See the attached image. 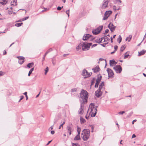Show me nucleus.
<instances>
[{
  "label": "nucleus",
  "instance_id": "nucleus-15",
  "mask_svg": "<svg viewBox=\"0 0 146 146\" xmlns=\"http://www.w3.org/2000/svg\"><path fill=\"white\" fill-rule=\"evenodd\" d=\"M108 1H105L102 4V8L105 9L108 6Z\"/></svg>",
  "mask_w": 146,
  "mask_h": 146
},
{
  "label": "nucleus",
  "instance_id": "nucleus-20",
  "mask_svg": "<svg viewBox=\"0 0 146 146\" xmlns=\"http://www.w3.org/2000/svg\"><path fill=\"white\" fill-rule=\"evenodd\" d=\"M17 3L16 0H14L11 2V6H16L17 5Z\"/></svg>",
  "mask_w": 146,
  "mask_h": 146
},
{
  "label": "nucleus",
  "instance_id": "nucleus-18",
  "mask_svg": "<svg viewBox=\"0 0 146 146\" xmlns=\"http://www.w3.org/2000/svg\"><path fill=\"white\" fill-rule=\"evenodd\" d=\"M82 50H87L90 48V46H82Z\"/></svg>",
  "mask_w": 146,
  "mask_h": 146
},
{
  "label": "nucleus",
  "instance_id": "nucleus-49",
  "mask_svg": "<svg viewBox=\"0 0 146 146\" xmlns=\"http://www.w3.org/2000/svg\"><path fill=\"white\" fill-rule=\"evenodd\" d=\"M125 112L124 111H122L121 112H119L118 113L119 114H123L124 113H125Z\"/></svg>",
  "mask_w": 146,
  "mask_h": 146
},
{
  "label": "nucleus",
  "instance_id": "nucleus-7",
  "mask_svg": "<svg viewBox=\"0 0 146 146\" xmlns=\"http://www.w3.org/2000/svg\"><path fill=\"white\" fill-rule=\"evenodd\" d=\"M92 36L89 34H85L84 35L83 37V40H87L89 39H90L91 40H92ZM94 38H93L94 39Z\"/></svg>",
  "mask_w": 146,
  "mask_h": 146
},
{
  "label": "nucleus",
  "instance_id": "nucleus-53",
  "mask_svg": "<svg viewBox=\"0 0 146 146\" xmlns=\"http://www.w3.org/2000/svg\"><path fill=\"white\" fill-rule=\"evenodd\" d=\"M107 43H108V42H107V43H103V44H101L100 45H101V46H105V45H106V44Z\"/></svg>",
  "mask_w": 146,
  "mask_h": 146
},
{
  "label": "nucleus",
  "instance_id": "nucleus-52",
  "mask_svg": "<svg viewBox=\"0 0 146 146\" xmlns=\"http://www.w3.org/2000/svg\"><path fill=\"white\" fill-rule=\"evenodd\" d=\"M94 80H93L91 82V86L92 85H93L94 83Z\"/></svg>",
  "mask_w": 146,
  "mask_h": 146
},
{
  "label": "nucleus",
  "instance_id": "nucleus-38",
  "mask_svg": "<svg viewBox=\"0 0 146 146\" xmlns=\"http://www.w3.org/2000/svg\"><path fill=\"white\" fill-rule=\"evenodd\" d=\"M48 68L47 67L46 68L45 70V75L47 73L48 71Z\"/></svg>",
  "mask_w": 146,
  "mask_h": 146
},
{
  "label": "nucleus",
  "instance_id": "nucleus-2",
  "mask_svg": "<svg viewBox=\"0 0 146 146\" xmlns=\"http://www.w3.org/2000/svg\"><path fill=\"white\" fill-rule=\"evenodd\" d=\"M90 131L88 129H84L81 133V137L84 141H86L89 138Z\"/></svg>",
  "mask_w": 146,
  "mask_h": 146
},
{
  "label": "nucleus",
  "instance_id": "nucleus-34",
  "mask_svg": "<svg viewBox=\"0 0 146 146\" xmlns=\"http://www.w3.org/2000/svg\"><path fill=\"white\" fill-rule=\"evenodd\" d=\"M34 69V68H32L29 71V72L28 74V76H30L31 74L32 73V72L33 71Z\"/></svg>",
  "mask_w": 146,
  "mask_h": 146
},
{
  "label": "nucleus",
  "instance_id": "nucleus-11",
  "mask_svg": "<svg viewBox=\"0 0 146 146\" xmlns=\"http://www.w3.org/2000/svg\"><path fill=\"white\" fill-rule=\"evenodd\" d=\"M108 27L111 32H113L115 30L116 27H115L111 23H110L108 26Z\"/></svg>",
  "mask_w": 146,
  "mask_h": 146
},
{
  "label": "nucleus",
  "instance_id": "nucleus-30",
  "mask_svg": "<svg viewBox=\"0 0 146 146\" xmlns=\"http://www.w3.org/2000/svg\"><path fill=\"white\" fill-rule=\"evenodd\" d=\"M121 40H122V38H121V36L120 35H119L118 38L117 39V41L119 42V43H120L121 42Z\"/></svg>",
  "mask_w": 146,
  "mask_h": 146
},
{
  "label": "nucleus",
  "instance_id": "nucleus-62",
  "mask_svg": "<svg viewBox=\"0 0 146 146\" xmlns=\"http://www.w3.org/2000/svg\"><path fill=\"white\" fill-rule=\"evenodd\" d=\"M68 55V54H64V57H65V56H67Z\"/></svg>",
  "mask_w": 146,
  "mask_h": 146
},
{
  "label": "nucleus",
  "instance_id": "nucleus-6",
  "mask_svg": "<svg viewBox=\"0 0 146 146\" xmlns=\"http://www.w3.org/2000/svg\"><path fill=\"white\" fill-rule=\"evenodd\" d=\"M113 69L117 73H120L122 70V68L120 65L115 66L114 67Z\"/></svg>",
  "mask_w": 146,
  "mask_h": 146
},
{
  "label": "nucleus",
  "instance_id": "nucleus-24",
  "mask_svg": "<svg viewBox=\"0 0 146 146\" xmlns=\"http://www.w3.org/2000/svg\"><path fill=\"white\" fill-rule=\"evenodd\" d=\"M146 52V51L143 50V51H141L140 52H139L138 56H140L142 55H143L145 53V52Z\"/></svg>",
  "mask_w": 146,
  "mask_h": 146
},
{
  "label": "nucleus",
  "instance_id": "nucleus-39",
  "mask_svg": "<svg viewBox=\"0 0 146 146\" xmlns=\"http://www.w3.org/2000/svg\"><path fill=\"white\" fill-rule=\"evenodd\" d=\"M99 83V82H98L97 81H96V83L95 85V87H98Z\"/></svg>",
  "mask_w": 146,
  "mask_h": 146
},
{
  "label": "nucleus",
  "instance_id": "nucleus-10",
  "mask_svg": "<svg viewBox=\"0 0 146 146\" xmlns=\"http://www.w3.org/2000/svg\"><path fill=\"white\" fill-rule=\"evenodd\" d=\"M91 73H89L86 70H84L83 71L82 75L86 78L89 77L91 76Z\"/></svg>",
  "mask_w": 146,
  "mask_h": 146
},
{
  "label": "nucleus",
  "instance_id": "nucleus-55",
  "mask_svg": "<svg viewBox=\"0 0 146 146\" xmlns=\"http://www.w3.org/2000/svg\"><path fill=\"white\" fill-rule=\"evenodd\" d=\"M136 137V135L135 134H133L132 137V138H135Z\"/></svg>",
  "mask_w": 146,
  "mask_h": 146
},
{
  "label": "nucleus",
  "instance_id": "nucleus-29",
  "mask_svg": "<svg viewBox=\"0 0 146 146\" xmlns=\"http://www.w3.org/2000/svg\"><path fill=\"white\" fill-rule=\"evenodd\" d=\"M84 113V110L82 108H81L79 110V113L81 115L82 114Z\"/></svg>",
  "mask_w": 146,
  "mask_h": 146
},
{
  "label": "nucleus",
  "instance_id": "nucleus-26",
  "mask_svg": "<svg viewBox=\"0 0 146 146\" xmlns=\"http://www.w3.org/2000/svg\"><path fill=\"white\" fill-rule=\"evenodd\" d=\"M132 36L131 35H129L128 36L126 37L125 39L126 40H127L129 42L131 40L132 38Z\"/></svg>",
  "mask_w": 146,
  "mask_h": 146
},
{
  "label": "nucleus",
  "instance_id": "nucleus-41",
  "mask_svg": "<svg viewBox=\"0 0 146 146\" xmlns=\"http://www.w3.org/2000/svg\"><path fill=\"white\" fill-rule=\"evenodd\" d=\"M29 17H26L24 18H23L22 19V21H24L25 20L27 19H28L29 18Z\"/></svg>",
  "mask_w": 146,
  "mask_h": 146
},
{
  "label": "nucleus",
  "instance_id": "nucleus-33",
  "mask_svg": "<svg viewBox=\"0 0 146 146\" xmlns=\"http://www.w3.org/2000/svg\"><path fill=\"white\" fill-rule=\"evenodd\" d=\"M80 120L81 123H84L86 122V121L85 120V119H84V118H82V117H80Z\"/></svg>",
  "mask_w": 146,
  "mask_h": 146
},
{
  "label": "nucleus",
  "instance_id": "nucleus-1",
  "mask_svg": "<svg viewBox=\"0 0 146 146\" xmlns=\"http://www.w3.org/2000/svg\"><path fill=\"white\" fill-rule=\"evenodd\" d=\"M97 107V106L95 107L94 103H91L89 105L88 113L91 117H94L96 114Z\"/></svg>",
  "mask_w": 146,
  "mask_h": 146
},
{
  "label": "nucleus",
  "instance_id": "nucleus-56",
  "mask_svg": "<svg viewBox=\"0 0 146 146\" xmlns=\"http://www.w3.org/2000/svg\"><path fill=\"white\" fill-rule=\"evenodd\" d=\"M85 117L86 119H89V116H87V115L85 116Z\"/></svg>",
  "mask_w": 146,
  "mask_h": 146
},
{
  "label": "nucleus",
  "instance_id": "nucleus-54",
  "mask_svg": "<svg viewBox=\"0 0 146 146\" xmlns=\"http://www.w3.org/2000/svg\"><path fill=\"white\" fill-rule=\"evenodd\" d=\"M51 133L52 134V135H53L54 134V131H51Z\"/></svg>",
  "mask_w": 146,
  "mask_h": 146
},
{
  "label": "nucleus",
  "instance_id": "nucleus-28",
  "mask_svg": "<svg viewBox=\"0 0 146 146\" xmlns=\"http://www.w3.org/2000/svg\"><path fill=\"white\" fill-rule=\"evenodd\" d=\"M13 8L12 7L10 8V10L8 11V13L9 15H10L13 13V11L12 10Z\"/></svg>",
  "mask_w": 146,
  "mask_h": 146
},
{
  "label": "nucleus",
  "instance_id": "nucleus-50",
  "mask_svg": "<svg viewBox=\"0 0 146 146\" xmlns=\"http://www.w3.org/2000/svg\"><path fill=\"white\" fill-rule=\"evenodd\" d=\"M20 97H21V98L20 99L19 101V102H20L22 100L24 96H21Z\"/></svg>",
  "mask_w": 146,
  "mask_h": 146
},
{
  "label": "nucleus",
  "instance_id": "nucleus-43",
  "mask_svg": "<svg viewBox=\"0 0 146 146\" xmlns=\"http://www.w3.org/2000/svg\"><path fill=\"white\" fill-rule=\"evenodd\" d=\"M76 88H74L71 90V92H76Z\"/></svg>",
  "mask_w": 146,
  "mask_h": 146
},
{
  "label": "nucleus",
  "instance_id": "nucleus-63",
  "mask_svg": "<svg viewBox=\"0 0 146 146\" xmlns=\"http://www.w3.org/2000/svg\"><path fill=\"white\" fill-rule=\"evenodd\" d=\"M47 54V52H46L44 55V57L45 56H46V54Z\"/></svg>",
  "mask_w": 146,
  "mask_h": 146
},
{
  "label": "nucleus",
  "instance_id": "nucleus-35",
  "mask_svg": "<svg viewBox=\"0 0 146 146\" xmlns=\"http://www.w3.org/2000/svg\"><path fill=\"white\" fill-rule=\"evenodd\" d=\"M125 48V47H124V46H121L120 49V52H123Z\"/></svg>",
  "mask_w": 146,
  "mask_h": 146
},
{
  "label": "nucleus",
  "instance_id": "nucleus-14",
  "mask_svg": "<svg viewBox=\"0 0 146 146\" xmlns=\"http://www.w3.org/2000/svg\"><path fill=\"white\" fill-rule=\"evenodd\" d=\"M102 94V92L101 90H98L95 92L96 96L98 97H100Z\"/></svg>",
  "mask_w": 146,
  "mask_h": 146
},
{
  "label": "nucleus",
  "instance_id": "nucleus-9",
  "mask_svg": "<svg viewBox=\"0 0 146 146\" xmlns=\"http://www.w3.org/2000/svg\"><path fill=\"white\" fill-rule=\"evenodd\" d=\"M107 71L108 73L109 77L112 78L114 76V74L112 70L109 68H108L107 70Z\"/></svg>",
  "mask_w": 146,
  "mask_h": 146
},
{
  "label": "nucleus",
  "instance_id": "nucleus-37",
  "mask_svg": "<svg viewBox=\"0 0 146 146\" xmlns=\"http://www.w3.org/2000/svg\"><path fill=\"white\" fill-rule=\"evenodd\" d=\"M70 10H67L66 11V13L68 15V17L69 16Z\"/></svg>",
  "mask_w": 146,
  "mask_h": 146
},
{
  "label": "nucleus",
  "instance_id": "nucleus-61",
  "mask_svg": "<svg viewBox=\"0 0 146 146\" xmlns=\"http://www.w3.org/2000/svg\"><path fill=\"white\" fill-rule=\"evenodd\" d=\"M51 141H50L48 142V143L46 144L47 145H48Z\"/></svg>",
  "mask_w": 146,
  "mask_h": 146
},
{
  "label": "nucleus",
  "instance_id": "nucleus-31",
  "mask_svg": "<svg viewBox=\"0 0 146 146\" xmlns=\"http://www.w3.org/2000/svg\"><path fill=\"white\" fill-rule=\"evenodd\" d=\"M81 129L79 127H78L77 129V131L78 132V134H80Z\"/></svg>",
  "mask_w": 146,
  "mask_h": 146
},
{
  "label": "nucleus",
  "instance_id": "nucleus-16",
  "mask_svg": "<svg viewBox=\"0 0 146 146\" xmlns=\"http://www.w3.org/2000/svg\"><path fill=\"white\" fill-rule=\"evenodd\" d=\"M117 46H112L111 50H113L114 49V50L113 51L111 52V54H113L117 50Z\"/></svg>",
  "mask_w": 146,
  "mask_h": 146
},
{
  "label": "nucleus",
  "instance_id": "nucleus-3",
  "mask_svg": "<svg viewBox=\"0 0 146 146\" xmlns=\"http://www.w3.org/2000/svg\"><path fill=\"white\" fill-rule=\"evenodd\" d=\"M80 96L84 103L87 102L88 95V93L86 91L82 90L80 94Z\"/></svg>",
  "mask_w": 146,
  "mask_h": 146
},
{
  "label": "nucleus",
  "instance_id": "nucleus-12",
  "mask_svg": "<svg viewBox=\"0 0 146 146\" xmlns=\"http://www.w3.org/2000/svg\"><path fill=\"white\" fill-rule=\"evenodd\" d=\"M92 43L91 42H88L86 41L84 42H80L78 46H92Z\"/></svg>",
  "mask_w": 146,
  "mask_h": 146
},
{
  "label": "nucleus",
  "instance_id": "nucleus-17",
  "mask_svg": "<svg viewBox=\"0 0 146 146\" xmlns=\"http://www.w3.org/2000/svg\"><path fill=\"white\" fill-rule=\"evenodd\" d=\"M92 70L95 73H97L99 72L100 70L98 66H96V67L94 68H93Z\"/></svg>",
  "mask_w": 146,
  "mask_h": 146
},
{
  "label": "nucleus",
  "instance_id": "nucleus-47",
  "mask_svg": "<svg viewBox=\"0 0 146 146\" xmlns=\"http://www.w3.org/2000/svg\"><path fill=\"white\" fill-rule=\"evenodd\" d=\"M109 31V30L108 29H107L106 30L105 33H104V34H106L108 33Z\"/></svg>",
  "mask_w": 146,
  "mask_h": 146
},
{
  "label": "nucleus",
  "instance_id": "nucleus-8",
  "mask_svg": "<svg viewBox=\"0 0 146 146\" xmlns=\"http://www.w3.org/2000/svg\"><path fill=\"white\" fill-rule=\"evenodd\" d=\"M104 40V41H105L107 40H109L110 39L109 38L107 37V36H105L101 38H100L99 40L98 39L96 40V42L98 43H100V42Z\"/></svg>",
  "mask_w": 146,
  "mask_h": 146
},
{
  "label": "nucleus",
  "instance_id": "nucleus-42",
  "mask_svg": "<svg viewBox=\"0 0 146 146\" xmlns=\"http://www.w3.org/2000/svg\"><path fill=\"white\" fill-rule=\"evenodd\" d=\"M82 46H77L76 48V49L77 50H78L80 49H81Z\"/></svg>",
  "mask_w": 146,
  "mask_h": 146
},
{
  "label": "nucleus",
  "instance_id": "nucleus-27",
  "mask_svg": "<svg viewBox=\"0 0 146 146\" xmlns=\"http://www.w3.org/2000/svg\"><path fill=\"white\" fill-rule=\"evenodd\" d=\"M104 86V82H102L101 84L99 86V89L100 90H101V89L103 88V86Z\"/></svg>",
  "mask_w": 146,
  "mask_h": 146
},
{
  "label": "nucleus",
  "instance_id": "nucleus-60",
  "mask_svg": "<svg viewBox=\"0 0 146 146\" xmlns=\"http://www.w3.org/2000/svg\"><path fill=\"white\" fill-rule=\"evenodd\" d=\"M73 146H78V145H77L76 144L73 143Z\"/></svg>",
  "mask_w": 146,
  "mask_h": 146
},
{
  "label": "nucleus",
  "instance_id": "nucleus-64",
  "mask_svg": "<svg viewBox=\"0 0 146 146\" xmlns=\"http://www.w3.org/2000/svg\"><path fill=\"white\" fill-rule=\"evenodd\" d=\"M66 0H62V1H63L64 3H65L66 2Z\"/></svg>",
  "mask_w": 146,
  "mask_h": 146
},
{
  "label": "nucleus",
  "instance_id": "nucleus-48",
  "mask_svg": "<svg viewBox=\"0 0 146 146\" xmlns=\"http://www.w3.org/2000/svg\"><path fill=\"white\" fill-rule=\"evenodd\" d=\"M4 73L2 71H0V76L4 74Z\"/></svg>",
  "mask_w": 146,
  "mask_h": 146
},
{
  "label": "nucleus",
  "instance_id": "nucleus-45",
  "mask_svg": "<svg viewBox=\"0 0 146 146\" xmlns=\"http://www.w3.org/2000/svg\"><path fill=\"white\" fill-rule=\"evenodd\" d=\"M113 9L114 10H118L119 9H116V6H114L113 7Z\"/></svg>",
  "mask_w": 146,
  "mask_h": 146
},
{
  "label": "nucleus",
  "instance_id": "nucleus-4",
  "mask_svg": "<svg viewBox=\"0 0 146 146\" xmlns=\"http://www.w3.org/2000/svg\"><path fill=\"white\" fill-rule=\"evenodd\" d=\"M102 26H100L95 29L93 30L92 32L94 34L97 35L100 33L102 29Z\"/></svg>",
  "mask_w": 146,
  "mask_h": 146
},
{
  "label": "nucleus",
  "instance_id": "nucleus-25",
  "mask_svg": "<svg viewBox=\"0 0 146 146\" xmlns=\"http://www.w3.org/2000/svg\"><path fill=\"white\" fill-rule=\"evenodd\" d=\"M34 63L33 62H32L28 64L27 65V66L29 68H30L32 67L34 65Z\"/></svg>",
  "mask_w": 146,
  "mask_h": 146
},
{
  "label": "nucleus",
  "instance_id": "nucleus-46",
  "mask_svg": "<svg viewBox=\"0 0 146 146\" xmlns=\"http://www.w3.org/2000/svg\"><path fill=\"white\" fill-rule=\"evenodd\" d=\"M129 56V54H127V53H125V56H124V58H127Z\"/></svg>",
  "mask_w": 146,
  "mask_h": 146
},
{
  "label": "nucleus",
  "instance_id": "nucleus-21",
  "mask_svg": "<svg viewBox=\"0 0 146 146\" xmlns=\"http://www.w3.org/2000/svg\"><path fill=\"white\" fill-rule=\"evenodd\" d=\"M112 13V12L111 11H106L105 13V15H106L108 16L109 17L110 15L111 14V13Z\"/></svg>",
  "mask_w": 146,
  "mask_h": 146
},
{
  "label": "nucleus",
  "instance_id": "nucleus-51",
  "mask_svg": "<svg viewBox=\"0 0 146 146\" xmlns=\"http://www.w3.org/2000/svg\"><path fill=\"white\" fill-rule=\"evenodd\" d=\"M53 129V126H52L51 127H50L49 129V130L50 131L52 129Z\"/></svg>",
  "mask_w": 146,
  "mask_h": 146
},
{
  "label": "nucleus",
  "instance_id": "nucleus-57",
  "mask_svg": "<svg viewBox=\"0 0 146 146\" xmlns=\"http://www.w3.org/2000/svg\"><path fill=\"white\" fill-rule=\"evenodd\" d=\"M6 53H7L6 52V51L5 50L4 51V52H3V55H5L6 54Z\"/></svg>",
  "mask_w": 146,
  "mask_h": 146
},
{
  "label": "nucleus",
  "instance_id": "nucleus-59",
  "mask_svg": "<svg viewBox=\"0 0 146 146\" xmlns=\"http://www.w3.org/2000/svg\"><path fill=\"white\" fill-rule=\"evenodd\" d=\"M63 126H62V125H60V127H59V129H60V128H61V127H62V128H63Z\"/></svg>",
  "mask_w": 146,
  "mask_h": 146
},
{
  "label": "nucleus",
  "instance_id": "nucleus-40",
  "mask_svg": "<svg viewBox=\"0 0 146 146\" xmlns=\"http://www.w3.org/2000/svg\"><path fill=\"white\" fill-rule=\"evenodd\" d=\"M63 8V6H62L61 7H60L59 6L57 8V9L60 11V10L61 9Z\"/></svg>",
  "mask_w": 146,
  "mask_h": 146
},
{
  "label": "nucleus",
  "instance_id": "nucleus-19",
  "mask_svg": "<svg viewBox=\"0 0 146 146\" xmlns=\"http://www.w3.org/2000/svg\"><path fill=\"white\" fill-rule=\"evenodd\" d=\"M80 139L81 138L80 136V135L78 134L74 138V140L76 141L80 140Z\"/></svg>",
  "mask_w": 146,
  "mask_h": 146
},
{
  "label": "nucleus",
  "instance_id": "nucleus-44",
  "mask_svg": "<svg viewBox=\"0 0 146 146\" xmlns=\"http://www.w3.org/2000/svg\"><path fill=\"white\" fill-rule=\"evenodd\" d=\"M27 92H25L24 93V94L25 95L26 98V100H27L28 99V97L27 95Z\"/></svg>",
  "mask_w": 146,
  "mask_h": 146
},
{
  "label": "nucleus",
  "instance_id": "nucleus-5",
  "mask_svg": "<svg viewBox=\"0 0 146 146\" xmlns=\"http://www.w3.org/2000/svg\"><path fill=\"white\" fill-rule=\"evenodd\" d=\"M67 130L69 135H70L74 130L73 125L72 124H70L67 126Z\"/></svg>",
  "mask_w": 146,
  "mask_h": 146
},
{
  "label": "nucleus",
  "instance_id": "nucleus-22",
  "mask_svg": "<svg viewBox=\"0 0 146 146\" xmlns=\"http://www.w3.org/2000/svg\"><path fill=\"white\" fill-rule=\"evenodd\" d=\"M97 77L98 78L96 80V81L100 82L101 80L102 76L100 75V74H99L97 76Z\"/></svg>",
  "mask_w": 146,
  "mask_h": 146
},
{
  "label": "nucleus",
  "instance_id": "nucleus-23",
  "mask_svg": "<svg viewBox=\"0 0 146 146\" xmlns=\"http://www.w3.org/2000/svg\"><path fill=\"white\" fill-rule=\"evenodd\" d=\"M116 62L114 60H110V64L111 66H113L116 64Z\"/></svg>",
  "mask_w": 146,
  "mask_h": 146
},
{
  "label": "nucleus",
  "instance_id": "nucleus-32",
  "mask_svg": "<svg viewBox=\"0 0 146 146\" xmlns=\"http://www.w3.org/2000/svg\"><path fill=\"white\" fill-rule=\"evenodd\" d=\"M23 24L22 23H17L15 24V25L17 27H19L21 26Z\"/></svg>",
  "mask_w": 146,
  "mask_h": 146
},
{
  "label": "nucleus",
  "instance_id": "nucleus-13",
  "mask_svg": "<svg viewBox=\"0 0 146 146\" xmlns=\"http://www.w3.org/2000/svg\"><path fill=\"white\" fill-rule=\"evenodd\" d=\"M17 58L19 59V62L20 64H22L24 62L25 58L23 56H17Z\"/></svg>",
  "mask_w": 146,
  "mask_h": 146
},
{
  "label": "nucleus",
  "instance_id": "nucleus-58",
  "mask_svg": "<svg viewBox=\"0 0 146 146\" xmlns=\"http://www.w3.org/2000/svg\"><path fill=\"white\" fill-rule=\"evenodd\" d=\"M137 121V120L136 119H135L133 120L132 121V124H133L135 122H136Z\"/></svg>",
  "mask_w": 146,
  "mask_h": 146
},
{
  "label": "nucleus",
  "instance_id": "nucleus-36",
  "mask_svg": "<svg viewBox=\"0 0 146 146\" xmlns=\"http://www.w3.org/2000/svg\"><path fill=\"white\" fill-rule=\"evenodd\" d=\"M108 16L106 15H105V14H104V17L103 18V20H105L108 17Z\"/></svg>",
  "mask_w": 146,
  "mask_h": 146
}]
</instances>
